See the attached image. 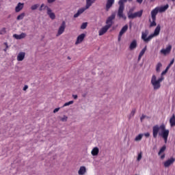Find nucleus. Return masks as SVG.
<instances>
[{
    "label": "nucleus",
    "instance_id": "obj_4",
    "mask_svg": "<svg viewBox=\"0 0 175 175\" xmlns=\"http://www.w3.org/2000/svg\"><path fill=\"white\" fill-rule=\"evenodd\" d=\"M93 1L91 0H86V5L85 8H80L77 12L74 15L75 18H77L80 14H82V13H84L87 9H90V7L92 5Z\"/></svg>",
    "mask_w": 175,
    "mask_h": 175
},
{
    "label": "nucleus",
    "instance_id": "obj_37",
    "mask_svg": "<svg viewBox=\"0 0 175 175\" xmlns=\"http://www.w3.org/2000/svg\"><path fill=\"white\" fill-rule=\"evenodd\" d=\"M4 44L6 46V48L3 49V51L6 52L9 46H8V42H4Z\"/></svg>",
    "mask_w": 175,
    "mask_h": 175
},
{
    "label": "nucleus",
    "instance_id": "obj_43",
    "mask_svg": "<svg viewBox=\"0 0 175 175\" xmlns=\"http://www.w3.org/2000/svg\"><path fill=\"white\" fill-rule=\"evenodd\" d=\"M28 90V85H25L23 88V91H27Z\"/></svg>",
    "mask_w": 175,
    "mask_h": 175
},
{
    "label": "nucleus",
    "instance_id": "obj_15",
    "mask_svg": "<svg viewBox=\"0 0 175 175\" xmlns=\"http://www.w3.org/2000/svg\"><path fill=\"white\" fill-rule=\"evenodd\" d=\"M114 1H115V0H107V3L105 5V10L107 12H109V10H110V8H111L113 6V5H114Z\"/></svg>",
    "mask_w": 175,
    "mask_h": 175
},
{
    "label": "nucleus",
    "instance_id": "obj_18",
    "mask_svg": "<svg viewBox=\"0 0 175 175\" xmlns=\"http://www.w3.org/2000/svg\"><path fill=\"white\" fill-rule=\"evenodd\" d=\"M136 47H137V40H133L130 44L129 50H135Z\"/></svg>",
    "mask_w": 175,
    "mask_h": 175
},
{
    "label": "nucleus",
    "instance_id": "obj_44",
    "mask_svg": "<svg viewBox=\"0 0 175 175\" xmlns=\"http://www.w3.org/2000/svg\"><path fill=\"white\" fill-rule=\"evenodd\" d=\"M173 64H174V59H173L170 62V66H172Z\"/></svg>",
    "mask_w": 175,
    "mask_h": 175
},
{
    "label": "nucleus",
    "instance_id": "obj_34",
    "mask_svg": "<svg viewBox=\"0 0 175 175\" xmlns=\"http://www.w3.org/2000/svg\"><path fill=\"white\" fill-rule=\"evenodd\" d=\"M4 33H6V28H3L0 30V35H4Z\"/></svg>",
    "mask_w": 175,
    "mask_h": 175
},
{
    "label": "nucleus",
    "instance_id": "obj_14",
    "mask_svg": "<svg viewBox=\"0 0 175 175\" xmlns=\"http://www.w3.org/2000/svg\"><path fill=\"white\" fill-rule=\"evenodd\" d=\"M109 29H110V27H108V26H106V25L103 27L98 31V36H102L103 35H105V33H106V32H107V31H109Z\"/></svg>",
    "mask_w": 175,
    "mask_h": 175
},
{
    "label": "nucleus",
    "instance_id": "obj_30",
    "mask_svg": "<svg viewBox=\"0 0 175 175\" xmlns=\"http://www.w3.org/2000/svg\"><path fill=\"white\" fill-rule=\"evenodd\" d=\"M88 25V23L87 22L83 23L81 26V29H85L87 28V26Z\"/></svg>",
    "mask_w": 175,
    "mask_h": 175
},
{
    "label": "nucleus",
    "instance_id": "obj_1",
    "mask_svg": "<svg viewBox=\"0 0 175 175\" xmlns=\"http://www.w3.org/2000/svg\"><path fill=\"white\" fill-rule=\"evenodd\" d=\"M169 130L166 129V126L163 124L161 125L156 124L152 127V136L154 139H157L159 136H161L165 141L167 143V137H169Z\"/></svg>",
    "mask_w": 175,
    "mask_h": 175
},
{
    "label": "nucleus",
    "instance_id": "obj_16",
    "mask_svg": "<svg viewBox=\"0 0 175 175\" xmlns=\"http://www.w3.org/2000/svg\"><path fill=\"white\" fill-rule=\"evenodd\" d=\"M84 38H85V34L81 33V35H79L77 38L75 44H79V43H81V42L84 40Z\"/></svg>",
    "mask_w": 175,
    "mask_h": 175
},
{
    "label": "nucleus",
    "instance_id": "obj_10",
    "mask_svg": "<svg viewBox=\"0 0 175 175\" xmlns=\"http://www.w3.org/2000/svg\"><path fill=\"white\" fill-rule=\"evenodd\" d=\"M142 16H143V10L130 14L129 15V18H136V17H142Z\"/></svg>",
    "mask_w": 175,
    "mask_h": 175
},
{
    "label": "nucleus",
    "instance_id": "obj_27",
    "mask_svg": "<svg viewBox=\"0 0 175 175\" xmlns=\"http://www.w3.org/2000/svg\"><path fill=\"white\" fill-rule=\"evenodd\" d=\"M165 151H166V146L164 145L161 147V148L160 149V150L159 151L158 155H161L162 153L165 152Z\"/></svg>",
    "mask_w": 175,
    "mask_h": 175
},
{
    "label": "nucleus",
    "instance_id": "obj_23",
    "mask_svg": "<svg viewBox=\"0 0 175 175\" xmlns=\"http://www.w3.org/2000/svg\"><path fill=\"white\" fill-rule=\"evenodd\" d=\"M85 172H87V169L85 168V166H81L79 168V170L78 171V174L84 175V174H85Z\"/></svg>",
    "mask_w": 175,
    "mask_h": 175
},
{
    "label": "nucleus",
    "instance_id": "obj_3",
    "mask_svg": "<svg viewBox=\"0 0 175 175\" xmlns=\"http://www.w3.org/2000/svg\"><path fill=\"white\" fill-rule=\"evenodd\" d=\"M167 73V70H165L161 72V77L157 79V76L155 75H153L152 76V79L150 81V83L153 86L154 90H159L161 88V83L165 80V74Z\"/></svg>",
    "mask_w": 175,
    "mask_h": 175
},
{
    "label": "nucleus",
    "instance_id": "obj_26",
    "mask_svg": "<svg viewBox=\"0 0 175 175\" xmlns=\"http://www.w3.org/2000/svg\"><path fill=\"white\" fill-rule=\"evenodd\" d=\"M161 68H162V64L161 62L157 63L156 66V72H157V73L161 72Z\"/></svg>",
    "mask_w": 175,
    "mask_h": 175
},
{
    "label": "nucleus",
    "instance_id": "obj_53",
    "mask_svg": "<svg viewBox=\"0 0 175 175\" xmlns=\"http://www.w3.org/2000/svg\"><path fill=\"white\" fill-rule=\"evenodd\" d=\"M46 6H44V9H46Z\"/></svg>",
    "mask_w": 175,
    "mask_h": 175
},
{
    "label": "nucleus",
    "instance_id": "obj_38",
    "mask_svg": "<svg viewBox=\"0 0 175 175\" xmlns=\"http://www.w3.org/2000/svg\"><path fill=\"white\" fill-rule=\"evenodd\" d=\"M142 159V152L139 153L137 157V161H140Z\"/></svg>",
    "mask_w": 175,
    "mask_h": 175
},
{
    "label": "nucleus",
    "instance_id": "obj_33",
    "mask_svg": "<svg viewBox=\"0 0 175 175\" xmlns=\"http://www.w3.org/2000/svg\"><path fill=\"white\" fill-rule=\"evenodd\" d=\"M70 105H73V101L71 100V101L64 103V105H63V107H66V106H69Z\"/></svg>",
    "mask_w": 175,
    "mask_h": 175
},
{
    "label": "nucleus",
    "instance_id": "obj_8",
    "mask_svg": "<svg viewBox=\"0 0 175 175\" xmlns=\"http://www.w3.org/2000/svg\"><path fill=\"white\" fill-rule=\"evenodd\" d=\"M65 28H66V23L65 21H63L61 26L59 27L56 36H61V35L65 32Z\"/></svg>",
    "mask_w": 175,
    "mask_h": 175
},
{
    "label": "nucleus",
    "instance_id": "obj_21",
    "mask_svg": "<svg viewBox=\"0 0 175 175\" xmlns=\"http://www.w3.org/2000/svg\"><path fill=\"white\" fill-rule=\"evenodd\" d=\"M25 36H27V34L25 33H22L20 35H18V34L13 35V37L17 40L24 39V38H25Z\"/></svg>",
    "mask_w": 175,
    "mask_h": 175
},
{
    "label": "nucleus",
    "instance_id": "obj_49",
    "mask_svg": "<svg viewBox=\"0 0 175 175\" xmlns=\"http://www.w3.org/2000/svg\"><path fill=\"white\" fill-rule=\"evenodd\" d=\"M74 99H77V95H72Z\"/></svg>",
    "mask_w": 175,
    "mask_h": 175
},
{
    "label": "nucleus",
    "instance_id": "obj_24",
    "mask_svg": "<svg viewBox=\"0 0 175 175\" xmlns=\"http://www.w3.org/2000/svg\"><path fill=\"white\" fill-rule=\"evenodd\" d=\"M91 153H92V155H93V157H96V155L99 154V148L98 147L94 148Z\"/></svg>",
    "mask_w": 175,
    "mask_h": 175
},
{
    "label": "nucleus",
    "instance_id": "obj_39",
    "mask_svg": "<svg viewBox=\"0 0 175 175\" xmlns=\"http://www.w3.org/2000/svg\"><path fill=\"white\" fill-rule=\"evenodd\" d=\"M136 113V109H133L131 111V116H135V113Z\"/></svg>",
    "mask_w": 175,
    "mask_h": 175
},
{
    "label": "nucleus",
    "instance_id": "obj_6",
    "mask_svg": "<svg viewBox=\"0 0 175 175\" xmlns=\"http://www.w3.org/2000/svg\"><path fill=\"white\" fill-rule=\"evenodd\" d=\"M116 18V13H112L110 16H109L106 21V26L108 28H111V25H113V20Z\"/></svg>",
    "mask_w": 175,
    "mask_h": 175
},
{
    "label": "nucleus",
    "instance_id": "obj_5",
    "mask_svg": "<svg viewBox=\"0 0 175 175\" xmlns=\"http://www.w3.org/2000/svg\"><path fill=\"white\" fill-rule=\"evenodd\" d=\"M142 39L145 43H148V42H150L151 39H152V36H151L150 34L148 36V30L146 29L144 31L142 32Z\"/></svg>",
    "mask_w": 175,
    "mask_h": 175
},
{
    "label": "nucleus",
    "instance_id": "obj_11",
    "mask_svg": "<svg viewBox=\"0 0 175 175\" xmlns=\"http://www.w3.org/2000/svg\"><path fill=\"white\" fill-rule=\"evenodd\" d=\"M128 31V25H124L122 29L120 30L118 35V42L121 41V38H122V35Z\"/></svg>",
    "mask_w": 175,
    "mask_h": 175
},
{
    "label": "nucleus",
    "instance_id": "obj_9",
    "mask_svg": "<svg viewBox=\"0 0 175 175\" xmlns=\"http://www.w3.org/2000/svg\"><path fill=\"white\" fill-rule=\"evenodd\" d=\"M172 51V45L169 44L166 47V49H162L160 51V53L163 55H167V54H170V52Z\"/></svg>",
    "mask_w": 175,
    "mask_h": 175
},
{
    "label": "nucleus",
    "instance_id": "obj_20",
    "mask_svg": "<svg viewBox=\"0 0 175 175\" xmlns=\"http://www.w3.org/2000/svg\"><path fill=\"white\" fill-rule=\"evenodd\" d=\"M24 58H25V52H20L16 57L17 61L21 62L24 61Z\"/></svg>",
    "mask_w": 175,
    "mask_h": 175
},
{
    "label": "nucleus",
    "instance_id": "obj_2",
    "mask_svg": "<svg viewBox=\"0 0 175 175\" xmlns=\"http://www.w3.org/2000/svg\"><path fill=\"white\" fill-rule=\"evenodd\" d=\"M167 9H169L168 4L161 7H156L154 10L151 11L150 14H151L152 21H151V19H149V21L150 23V27H157L156 21H157V14H158V12H159V13H163V12H166Z\"/></svg>",
    "mask_w": 175,
    "mask_h": 175
},
{
    "label": "nucleus",
    "instance_id": "obj_47",
    "mask_svg": "<svg viewBox=\"0 0 175 175\" xmlns=\"http://www.w3.org/2000/svg\"><path fill=\"white\" fill-rule=\"evenodd\" d=\"M172 66H170V64H169L167 68H165V70H169L170 68Z\"/></svg>",
    "mask_w": 175,
    "mask_h": 175
},
{
    "label": "nucleus",
    "instance_id": "obj_54",
    "mask_svg": "<svg viewBox=\"0 0 175 175\" xmlns=\"http://www.w3.org/2000/svg\"><path fill=\"white\" fill-rule=\"evenodd\" d=\"M172 1H174V0H172Z\"/></svg>",
    "mask_w": 175,
    "mask_h": 175
},
{
    "label": "nucleus",
    "instance_id": "obj_19",
    "mask_svg": "<svg viewBox=\"0 0 175 175\" xmlns=\"http://www.w3.org/2000/svg\"><path fill=\"white\" fill-rule=\"evenodd\" d=\"M159 32H161V25H158L154 29V33L150 35L154 38V36H158V35H159Z\"/></svg>",
    "mask_w": 175,
    "mask_h": 175
},
{
    "label": "nucleus",
    "instance_id": "obj_36",
    "mask_svg": "<svg viewBox=\"0 0 175 175\" xmlns=\"http://www.w3.org/2000/svg\"><path fill=\"white\" fill-rule=\"evenodd\" d=\"M43 8H44V3H42V4L40 5V8H39V11H40V12H42V10H44V9H43Z\"/></svg>",
    "mask_w": 175,
    "mask_h": 175
},
{
    "label": "nucleus",
    "instance_id": "obj_45",
    "mask_svg": "<svg viewBox=\"0 0 175 175\" xmlns=\"http://www.w3.org/2000/svg\"><path fill=\"white\" fill-rule=\"evenodd\" d=\"M137 3L142 4L143 3V0H137Z\"/></svg>",
    "mask_w": 175,
    "mask_h": 175
},
{
    "label": "nucleus",
    "instance_id": "obj_46",
    "mask_svg": "<svg viewBox=\"0 0 175 175\" xmlns=\"http://www.w3.org/2000/svg\"><path fill=\"white\" fill-rule=\"evenodd\" d=\"M165 154H163L161 156V159H165Z\"/></svg>",
    "mask_w": 175,
    "mask_h": 175
},
{
    "label": "nucleus",
    "instance_id": "obj_48",
    "mask_svg": "<svg viewBox=\"0 0 175 175\" xmlns=\"http://www.w3.org/2000/svg\"><path fill=\"white\" fill-rule=\"evenodd\" d=\"M144 118H146V116H144V115L142 116L141 117V121L144 120Z\"/></svg>",
    "mask_w": 175,
    "mask_h": 175
},
{
    "label": "nucleus",
    "instance_id": "obj_52",
    "mask_svg": "<svg viewBox=\"0 0 175 175\" xmlns=\"http://www.w3.org/2000/svg\"><path fill=\"white\" fill-rule=\"evenodd\" d=\"M129 2L132 1V0H129Z\"/></svg>",
    "mask_w": 175,
    "mask_h": 175
},
{
    "label": "nucleus",
    "instance_id": "obj_7",
    "mask_svg": "<svg viewBox=\"0 0 175 175\" xmlns=\"http://www.w3.org/2000/svg\"><path fill=\"white\" fill-rule=\"evenodd\" d=\"M125 9V6L119 5V9L118 11V16L120 18H123L124 20H126V16L124 15V10Z\"/></svg>",
    "mask_w": 175,
    "mask_h": 175
},
{
    "label": "nucleus",
    "instance_id": "obj_51",
    "mask_svg": "<svg viewBox=\"0 0 175 175\" xmlns=\"http://www.w3.org/2000/svg\"><path fill=\"white\" fill-rule=\"evenodd\" d=\"M67 58H68V59H70V57H69V56Z\"/></svg>",
    "mask_w": 175,
    "mask_h": 175
},
{
    "label": "nucleus",
    "instance_id": "obj_28",
    "mask_svg": "<svg viewBox=\"0 0 175 175\" xmlns=\"http://www.w3.org/2000/svg\"><path fill=\"white\" fill-rule=\"evenodd\" d=\"M24 17H25V13L23 12L17 16L16 19L18 21L23 20Z\"/></svg>",
    "mask_w": 175,
    "mask_h": 175
},
{
    "label": "nucleus",
    "instance_id": "obj_50",
    "mask_svg": "<svg viewBox=\"0 0 175 175\" xmlns=\"http://www.w3.org/2000/svg\"><path fill=\"white\" fill-rule=\"evenodd\" d=\"M90 1H92V2L94 3V2H95L96 0H90Z\"/></svg>",
    "mask_w": 175,
    "mask_h": 175
},
{
    "label": "nucleus",
    "instance_id": "obj_35",
    "mask_svg": "<svg viewBox=\"0 0 175 175\" xmlns=\"http://www.w3.org/2000/svg\"><path fill=\"white\" fill-rule=\"evenodd\" d=\"M61 121H62L63 122H65L68 121V118L64 116L63 118H61Z\"/></svg>",
    "mask_w": 175,
    "mask_h": 175
},
{
    "label": "nucleus",
    "instance_id": "obj_32",
    "mask_svg": "<svg viewBox=\"0 0 175 175\" xmlns=\"http://www.w3.org/2000/svg\"><path fill=\"white\" fill-rule=\"evenodd\" d=\"M125 2H126V0H120L118 3H119V6H125V5L124 3H125Z\"/></svg>",
    "mask_w": 175,
    "mask_h": 175
},
{
    "label": "nucleus",
    "instance_id": "obj_40",
    "mask_svg": "<svg viewBox=\"0 0 175 175\" xmlns=\"http://www.w3.org/2000/svg\"><path fill=\"white\" fill-rule=\"evenodd\" d=\"M145 137H150V133H146L144 134Z\"/></svg>",
    "mask_w": 175,
    "mask_h": 175
},
{
    "label": "nucleus",
    "instance_id": "obj_31",
    "mask_svg": "<svg viewBox=\"0 0 175 175\" xmlns=\"http://www.w3.org/2000/svg\"><path fill=\"white\" fill-rule=\"evenodd\" d=\"M38 8H39V4H34V5H31V10H36V9H38Z\"/></svg>",
    "mask_w": 175,
    "mask_h": 175
},
{
    "label": "nucleus",
    "instance_id": "obj_41",
    "mask_svg": "<svg viewBox=\"0 0 175 175\" xmlns=\"http://www.w3.org/2000/svg\"><path fill=\"white\" fill-rule=\"evenodd\" d=\"M59 111V108H55L54 110H53V113H57Z\"/></svg>",
    "mask_w": 175,
    "mask_h": 175
},
{
    "label": "nucleus",
    "instance_id": "obj_25",
    "mask_svg": "<svg viewBox=\"0 0 175 175\" xmlns=\"http://www.w3.org/2000/svg\"><path fill=\"white\" fill-rule=\"evenodd\" d=\"M170 126H175V115L173 114L170 119Z\"/></svg>",
    "mask_w": 175,
    "mask_h": 175
},
{
    "label": "nucleus",
    "instance_id": "obj_17",
    "mask_svg": "<svg viewBox=\"0 0 175 175\" xmlns=\"http://www.w3.org/2000/svg\"><path fill=\"white\" fill-rule=\"evenodd\" d=\"M24 9V3H18L15 8L16 13H18V12H21Z\"/></svg>",
    "mask_w": 175,
    "mask_h": 175
},
{
    "label": "nucleus",
    "instance_id": "obj_13",
    "mask_svg": "<svg viewBox=\"0 0 175 175\" xmlns=\"http://www.w3.org/2000/svg\"><path fill=\"white\" fill-rule=\"evenodd\" d=\"M175 159L173 157H171L168 160L164 162L163 165L165 167H169L171 165H173L174 163Z\"/></svg>",
    "mask_w": 175,
    "mask_h": 175
},
{
    "label": "nucleus",
    "instance_id": "obj_22",
    "mask_svg": "<svg viewBox=\"0 0 175 175\" xmlns=\"http://www.w3.org/2000/svg\"><path fill=\"white\" fill-rule=\"evenodd\" d=\"M146 51H147V46H145V47L139 53V55L138 56V61H140V59H142V57L144 55V53H146Z\"/></svg>",
    "mask_w": 175,
    "mask_h": 175
},
{
    "label": "nucleus",
    "instance_id": "obj_29",
    "mask_svg": "<svg viewBox=\"0 0 175 175\" xmlns=\"http://www.w3.org/2000/svg\"><path fill=\"white\" fill-rule=\"evenodd\" d=\"M143 139V134H139L135 138V142H140Z\"/></svg>",
    "mask_w": 175,
    "mask_h": 175
},
{
    "label": "nucleus",
    "instance_id": "obj_12",
    "mask_svg": "<svg viewBox=\"0 0 175 175\" xmlns=\"http://www.w3.org/2000/svg\"><path fill=\"white\" fill-rule=\"evenodd\" d=\"M45 8H46L47 14L49 16L50 18H51V20H55V14L53 12L51 8H49L47 5H46Z\"/></svg>",
    "mask_w": 175,
    "mask_h": 175
},
{
    "label": "nucleus",
    "instance_id": "obj_42",
    "mask_svg": "<svg viewBox=\"0 0 175 175\" xmlns=\"http://www.w3.org/2000/svg\"><path fill=\"white\" fill-rule=\"evenodd\" d=\"M48 3H53V2H55V0H47Z\"/></svg>",
    "mask_w": 175,
    "mask_h": 175
}]
</instances>
